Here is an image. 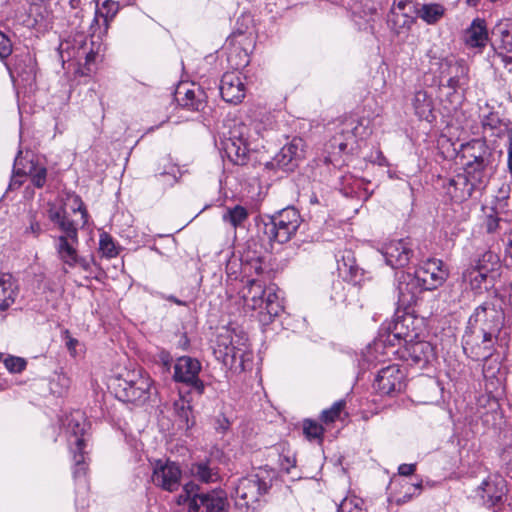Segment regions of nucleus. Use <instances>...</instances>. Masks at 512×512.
Segmentation results:
<instances>
[{
	"label": "nucleus",
	"instance_id": "nucleus-43",
	"mask_svg": "<svg viewBox=\"0 0 512 512\" xmlns=\"http://www.w3.org/2000/svg\"><path fill=\"white\" fill-rule=\"evenodd\" d=\"M227 61L234 69L233 71H238L248 65L249 55L246 50L242 49L240 46L234 45L229 49Z\"/></svg>",
	"mask_w": 512,
	"mask_h": 512
},
{
	"label": "nucleus",
	"instance_id": "nucleus-21",
	"mask_svg": "<svg viewBox=\"0 0 512 512\" xmlns=\"http://www.w3.org/2000/svg\"><path fill=\"white\" fill-rule=\"evenodd\" d=\"M304 156V141L293 138L274 156L271 165L284 171H293Z\"/></svg>",
	"mask_w": 512,
	"mask_h": 512
},
{
	"label": "nucleus",
	"instance_id": "nucleus-39",
	"mask_svg": "<svg viewBox=\"0 0 512 512\" xmlns=\"http://www.w3.org/2000/svg\"><path fill=\"white\" fill-rule=\"evenodd\" d=\"M229 340V336L220 337L218 341V347L221 348L223 346V350L219 349V352L223 354L224 361L227 362V359L230 357L232 361H235L237 358L242 359L244 353L246 352L245 344L242 343L243 346L240 347L236 345L233 340Z\"/></svg>",
	"mask_w": 512,
	"mask_h": 512
},
{
	"label": "nucleus",
	"instance_id": "nucleus-17",
	"mask_svg": "<svg viewBox=\"0 0 512 512\" xmlns=\"http://www.w3.org/2000/svg\"><path fill=\"white\" fill-rule=\"evenodd\" d=\"M401 358L409 365L426 367L435 358V349L430 342L414 339L401 345Z\"/></svg>",
	"mask_w": 512,
	"mask_h": 512
},
{
	"label": "nucleus",
	"instance_id": "nucleus-42",
	"mask_svg": "<svg viewBox=\"0 0 512 512\" xmlns=\"http://www.w3.org/2000/svg\"><path fill=\"white\" fill-rule=\"evenodd\" d=\"M248 216L249 213L245 207L236 205L234 207L227 208L222 219L225 223H229L232 227L237 228L248 219Z\"/></svg>",
	"mask_w": 512,
	"mask_h": 512
},
{
	"label": "nucleus",
	"instance_id": "nucleus-41",
	"mask_svg": "<svg viewBox=\"0 0 512 512\" xmlns=\"http://www.w3.org/2000/svg\"><path fill=\"white\" fill-rule=\"evenodd\" d=\"M444 12L445 8L441 4H424L418 10V16L427 24H435L443 17Z\"/></svg>",
	"mask_w": 512,
	"mask_h": 512
},
{
	"label": "nucleus",
	"instance_id": "nucleus-31",
	"mask_svg": "<svg viewBox=\"0 0 512 512\" xmlns=\"http://www.w3.org/2000/svg\"><path fill=\"white\" fill-rule=\"evenodd\" d=\"M77 243L72 242L67 236H58L55 241L58 258L70 268L77 265L78 252L75 246Z\"/></svg>",
	"mask_w": 512,
	"mask_h": 512
},
{
	"label": "nucleus",
	"instance_id": "nucleus-53",
	"mask_svg": "<svg viewBox=\"0 0 512 512\" xmlns=\"http://www.w3.org/2000/svg\"><path fill=\"white\" fill-rule=\"evenodd\" d=\"M502 125V121L496 113H489L482 119V126L484 130H498Z\"/></svg>",
	"mask_w": 512,
	"mask_h": 512
},
{
	"label": "nucleus",
	"instance_id": "nucleus-47",
	"mask_svg": "<svg viewBox=\"0 0 512 512\" xmlns=\"http://www.w3.org/2000/svg\"><path fill=\"white\" fill-rule=\"evenodd\" d=\"M356 287L345 285L342 281H336L332 285L331 299L337 303H346L348 293H354Z\"/></svg>",
	"mask_w": 512,
	"mask_h": 512
},
{
	"label": "nucleus",
	"instance_id": "nucleus-38",
	"mask_svg": "<svg viewBox=\"0 0 512 512\" xmlns=\"http://www.w3.org/2000/svg\"><path fill=\"white\" fill-rule=\"evenodd\" d=\"M493 34L500 36L501 44L499 48L512 53V20L499 21L493 30Z\"/></svg>",
	"mask_w": 512,
	"mask_h": 512
},
{
	"label": "nucleus",
	"instance_id": "nucleus-35",
	"mask_svg": "<svg viewBox=\"0 0 512 512\" xmlns=\"http://www.w3.org/2000/svg\"><path fill=\"white\" fill-rule=\"evenodd\" d=\"M283 311L282 302L276 292L274 286L266 288V294L264 296V306L260 309L261 314H267L269 319L278 316Z\"/></svg>",
	"mask_w": 512,
	"mask_h": 512
},
{
	"label": "nucleus",
	"instance_id": "nucleus-60",
	"mask_svg": "<svg viewBox=\"0 0 512 512\" xmlns=\"http://www.w3.org/2000/svg\"><path fill=\"white\" fill-rule=\"evenodd\" d=\"M70 200H72V202L74 204L73 211L81 212L82 218L84 219V222H86L87 212H86V209L84 207V204H83L81 198L77 195H74L70 198Z\"/></svg>",
	"mask_w": 512,
	"mask_h": 512
},
{
	"label": "nucleus",
	"instance_id": "nucleus-50",
	"mask_svg": "<svg viewBox=\"0 0 512 512\" xmlns=\"http://www.w3.org/2000/svg\"><path fill=\"white\" fill-rule=\"evenodd\" d=\"M242 271L247 277H252L255 275H260L263 273L264 268L262 265V261L260 258H254L251 260H246L242 263Z\"/></svg>",
	"mask_w": 512,
	"mask_h": 512
},
{
	"label": "nucleus",
	"instance_id": "nucleus-37",
	"mask_svg": "<svg viewBox=\"0 0 512 512\" xmlns=\"http://www.w3.org/2000/svg\"><path fill=\"white\" fill-rule=\"evenodd\" d=\"M180 105L191 111H200L205 107L204 93L197 89H186L183 97H179Z\"/></svg>",
	"mask_w": 512,
	"mask_h": 512
},
{
	"label": "nucleus",
	"instance_id": "nucleus-9",
	"mask_svg": "<svg viewBox=\"0 0 512 512\" xmlns=\"http://www.w3.org/2000/svg\"><path fill=\"white\" fill-rule=\"evenodd\" d=\"M269 482L259 474L249 475L238 480L233 487L232 497L239 509L255 508L260 497L267 493Z\"/></svg>",
	"mask_w": 512,
	"mask_h": 512
},
{
	"label": "nucleus",
	"instance_id": "nucleus-26",
	"mask_svg": "<svg viewBox=\"0 0 512 512\" xmlns=\"http://www.w3.org/2000/svg\"><path fill=\"white\" fill-rule=\"evenodd\" d=\"M414 323V319L410 315H405L398 318L393 323V326H389V333L384 342H388L391 346H395L396 342L398 345L405 344L408 341H412L418 338V332L414 327H411Z\"/></svg>",
	"mask_w": 512,
	"mask_h": 512
},
{
	"label": "nucleus",
	"instance_id": "nucleus-18",
	"mask_svg": "<svg viewBox=\"0 0 512 512\" xmlns=\"http://www.w3.org/2000/svg\"><path fill=\"white\" fill-rule=\"evenodd\" d=\"M22 151L18 152V155L15 158L14 162V176L10 183V188L19 187L22 184V180H19L18 177L29 176L32 184L37 188H42L47 179V169L44 165L40 164L37 161L30 160L26 163V165L22 166L21 159Z\"/></svg>",
	"mask_w": 512,
	"mask_h": 512
},
{
	"label": "nucleus",
	"instance_id": "nucleus-40",
	"mask_svg": "<svg viewBox=\"0 0 512 512\" xmlns=\"http://www.w3.org/2000/svg\"><path fill=\"white\" fill-rule=\"evenodd\" d=\"M118 12V4L111 0H103L101 3L99 0L96 1V11L94 21L98 22L100 18L103 19L105 27H108L109 21Z\"/></svg>",
	"mask_w": 512,
	"mask_h": 512
},
{
	"label": "nucleus",
	"instance_id": "nucleus-29",
	"mask_svg": "<svg viewBox=\"0 0 512 512\" xmlns=\"http://www.w3.org/2000/svg\"><path fill=\"white\" fill-rule=\"evenodd\" d=\"M266 287L264 282L259 279L251 278L247 281V286L243 290V300L245 306L252 310L262 309L264 306V296Z\"/></svg>",
	"mask_w": 512,
	"mask_h": 512
},
{
	"label": "nucleus",
	"instance_id": "nucleus-54",
	"mask_svg": "<svg viewBox=\"0 0 512 512\" xmlns=\"http://www.w3.org/2000/svg\"><path fill=\"white\" fill-rule=\"evenodd\" d=\"M13 51L12 42L10 38L0 31V59L4 60L11 55Z\"/></svg>",
	"mask_w": 512,
	"mask_h": 512
},
{
	"label": "nucleus",
	"instance_id": "nucleus-20",
	"mask_svg": "<svg viewBox=\"0 0 512 512\" xmlns=\"http://www.w3.org/2000/svg\"><path fill=\"white\" fill-rule=\"evenodd\" d=\"M425 291L414 273L401 272L397 277L398 306L409 309Z\"/></svg>",
	"mask_w": 512,
	"mask_h": 512
},
{
	"label": "nucleus",
	"instance_id": "nucleus-58",
	"mask_svg": "<svg viewBox=\"0 0 512 512\" xmlns=\"http://www.w3.org/2000/svg\"><path fill=\"white\" fill-rule=\"evenodd\" d=\"M413 0H394L391 9L398 12H410Z\"/></svg>",
	"mask_w": 512,
	"mask_h": 512
},
{
	"label": "nucleus",
	"instance_id": "nucleus-32",
	"mask_svg": "<svg viewBox=\"0 0 512 512\" xmlns=\"http://www.w3.org/2000/svg\"><path fill=\"white\" fill-rule=\"evenodd\" d=\"M189 472L195 480L206 484L215 483L220 478L218 468L210 461L192 463Z\"/></svg>",
	"mask_w": 512,
	"mask_h": 512
},
{
	"label": "nucleus",
	"instance_id": "nucleus-5",
	"mask_svg": "<svg viewBox=\"0 0 512 512\" xmlns=\"http://www.w3.org/2000/svg\"><path fill=\"white\" fill-rule=\"evenodd\" d=\"M459 157L463 161L464 170L488 183L492 173V153L485 141L476 139L461 145Z\"/></svg>",
	"mask_w": 512,
	"mask_h": 512
},
{
	"label": "nucleus",
	"instance_id": "nucleus-25",
	"mask_svg": "<svg viewBox=\"0 0 512 512\" xmlns=\"http://www.w3.org/2000/svg\"><path fill=\"white\" fill-rule=\"evenodd\" d=\"M506 493L505 480L499 475L488 476L478 487L477 494L483 504L491 507L500 503Z\"/></svg>",
	"mask_w": 512,
	"mask_h": 512
},
{
	"label": "nucleus",
	"instance_id": "nucleus-52",
	"mask_svg": "<svg viewBox=\"0 0 512 512\" xmlns=\"http://www.w3.org/2000/svg\"><path fill=\"white\" fill-rule=\"evenodd\" d=\"M58 226L65 233L64 236H67L72 242H78V232L73 221L65 217Z\"/></svg>",
	"mask_w": 512,
	"mask_h": 512
},
{
	"label": "nucleus",
	"instance_id": "nucleus-7",
	"mask_svg": "<svg viewBox=\"0 0 512 512\" xmlns=\"http://www.w3.org/2000/svg\"><path fill=\"white\" fill-rule=\"evenodd\" d=\"M371 133L369 120L349 116L344 118L336 127L335 134L330 140V147L338 149L339 153L346 152L358 139H363Z\"/></svg>",
	"mask_w": 512,
	"mask_h": 512
},
{
	"label": "nucleus",
	"instance_id": "nucleus-62",
	"mask_svg": "<svg viewBox=\"0 0 512 512\" xmlns=\"http://www.w3.org/2000/svg\"><path fill=\"white\" fill-rule=\"evenodd\" d=\"M415 470H416L415 463H410V464L404 463L398 467V473L401 476H410L415 472Z\"/></svg>",
	"mask_w": 512,
	"mask_h": 512
},
{
	"label": "nucleus",
	"instance_id": "nucleus-1",
	"mask_svg": "<svg viewBox=\"0 0 512 512\" xmlns=\"http://www.w3.org/2000/svg\"><path fill=\"white\" fill-rule=\"evenodd\" d=\"M484 360L483 377L486 394L478 399V413L483 425L488 428H497L503 419L499 399L504 395L506 373L497 359Z\"/></svg>",
	"mask_w": 512,
	"mask_h": 512
},
{
	"label": "nucleus",
	"instance_id": "nucleus-22",
	"mask_svg": "<svg viewBox=\"0 0 512 512\" xmlns=\"http://www.w3.org/2000/svg\"><path fill=\"white\" fill-rule=\"evenodd\" d=\"M387 265L392 268L406 266L412 256L411 243L407 239L391 240L385 243L380 249Z\"/></svg>",
	"mask_w": 512,
	"mask_h": 512
},
{
	"label": "nucleus",
	"instance_id": "nucleus-23",
	"mask_svg": "<svg viewBox=\"0 0 512 512\" xmlns=\"http://www.w3.org/2000/svg\"><path fill=\"white\" fill-rule=\"evenodd\" d=\"M440 77H448L444 86L452 90V98L459 100L457 90L468 82V67L460 61L445 60L441 63Z\"/></svg>",
	"mask_w": 512,
	"mask_h": 512
},
{
	"label": "nucleus",
	"instance_id": "nucleus-14",
	"mask_svg": "<svg viewBox=\"0 0 512 512\" xmlns=\"http://www.w3.org/2000/svg\"><path fill=\"white\" fill-rule=\"evenodd\" d=\"M182 471L176 462L157 459L153 463L152 483L163 490L174 492L180 486Z\"/></svg>",
	"mask_w": 512,
	"mask_h": 512
},
{
	"label": "nucleus",
	"instance_id": "nucleus-64",
	"mask_svg": "<svg viewBox=\"0 0 512 512\" xmlns=\"http://www.w3.org/2000/svg\"><path fill=\"white\" fill-rule=\"evenodd\" d=\"M505 253L507 256L512 258V227L507 237V245L505 249Z\"/></svg>",
	"mask_w": 512,
	"mask_h": 512
},
{
	"label": "nucleus",
	"instance_id": "nucleus-15",
	"mask_svg": "<svg viewBox=\"0 0 512 512\" xmlns=\"http://www.w3.org/2000/svg\"><path fill=\"white\" fill-rule=\"evenodd\" d=\"M495 344L491 338L478 333L477 330L467 325L462 337V347L469 358L478 361L491 357L495 350Z\"/></svg>",
	"mask_w": 512,
	"mask_h": 512
},
{
	"label": "nucleus",
	"instance_id": "nucleus-57",
	"mask_svg": "<svg viewBox=\"0 0 512 512\" xmlns=\"http://www.w3.org/2000/svg\"><path fill=\"white\" fill-rule=\"evenodd\" d=\"M48 217L58 225L66 217V210L62 207L51 206L48 210Z\"/></svg>",
	"mask_w": 512,
	"mask_h": 512
},
{
	"label": "nucleus",
	"instance_id": "nucleus-44",
	"mask_svg": "<svg viewBox=\"0 0 512 512\" xmlns=\"http://www.w3.org/2000/svg\"><path fill=\"white\" fill-rule=\"evenodd\" d=\"M488 277L490 276L472 265L463 272V280L472 290H480Z\"/></svg>",
	"mask_w": 512,
	"mask_h": 512
},
{
	"label": "nucleus",
	"instance_id": "nucleus-8",
	"mask_svg": "<svg viewBox=\"0 0 512 512\" xmlns=\"http://www.w3.org/2000/svg\"><path fill=\"white\" fill-rule=\"evenodd\" d=\"M302 222L301 216L294 207H287L271 216L265 224V233L270 240L286 243L296 234Z\"/></svg>",
	"mask_w": 512,
	"mask_h": 512
},
{
	"label": "nucleus",
	"instance_id": "nucleus-13",
	"mask_svg": "<svg viewBox=\"0 0 512 512\" xmlns=\"http://www.w3.org/2000/svg\"><path fill=\"white\" fill-rule=\"evenodd\" d=\"M201 363L196 358L181 356L174 365L173 379L192 387L199 395L205 391V384L199 378Z\"/></svg>",
	"mask_w": 512,
	"mask_h": 512
},
{
	"label": "nucleus",
	"instance_id": "nucleus-49",
	"mask_svg": "<svg viewBox=\"0 0 512 512\" xmlns=\"http://www.w3.org/2000/svg\"><path fill=\"white\" fill-rule=\"evenodd\" d=\"M345 407V401L339 400L336 401L329 409H325L321 413V421L324 423H333L336 419L339 418L340 413Z\"/></svg>",
	"mask_w": 512,
	"mask_h": 512
},
{
	"label": "nucleus",
	"instance_id": "nucleus-33",
	"mask_svg": "<svg viewBox=\"0 0 512 512\" xmlns=\"http://www.w3.org/2000/svg\"><path fill=\"white\" fill-rule=\"evenodd\" d=\"M173 411L182 428L189 429L194 425L192 406L186 396L179 394L178 399L173 402Z\"/></svg>",
	"mask_w": 512,
	"mask_h": 512
},
{
	"label": "nucleus",
	"instance_id": "nucleus-10",
	"mask_svg": "<svg viewBox=\"0 0 512 512\" xmlns=\"http://www.w3.org/2000/svg\"><path fill=\"white\" fill-rule=\"evenodd\" d=\"M503 323V312L489 303L478 306L468 320V326L477 330L478 333H482L488 338H491L495 343L497 342Z\"/></svg>",
	"mask_w": 512,
	"mask_h": 512
},
{
	"label": "nucleus",
	"instance_id": "nucleus-11",
	"mask_svg": "<svg viewBox=\"0 0 512 512\" xmlns=\"http://www.w3.org/2000/svg\"><path fill=\"white\" fill-rule=\"evenodd\" d=\"M487 182L481 179L478 181L476 176L469 175L465 170L450 177L444 184V193L449 199L455 203H463L467 201L474 192L482 190Z\"/></svg>",
	"mask_w": 512,
	"mask_h": 512
},
{
	"label": "nucleus",
	"instance_id": "nucleus-27",
	"mask_svg": "<svg viewBox=\"0 0 512 512\" xmlns=\"http://www.w3.org/2000/svg\"><path fill=\"white\" fill-rule=\"evenodd\" d=\"M411 106L414 114L420 120H426L431 123L436 119L433 98L426 90L419 89L415 91L411 98Z\"/></svg>",
	"mask_w": 512,
	"mask_h": 512
},
{
	"label": "nucleus",
	"instance_id": "nucleus-55",
	"mask_svg": "<svg viewBox=\"0 0 512 512\" xmlns=\"http://www.w3.org/2000/svg\"><path fill=\"white\" fill-rule=\"evenodd\" d=\"M42 233V227L40 222L34 215L30 216L29 225L24 230V235H31L34 238H38Z\"/></svg>",
	"mask_w": 512,
	"mask_h": 512
},
{
	"label": "nucleus",
	"instance_id": "nucleus-56",
	"mask_svg": "<svg viewBox=\"0 0 512 512\" xmlns=\"http://www.w3.org/2000/svg\"><path fill=\"white\" fill-rule=\"evenodd\" d=\"M502 219L497 215L490 214L486 216L485 227L489 233H494L502 228Z\"/></svg>",
	"mask_w": 512,
	"mask_h": 512
},
{
	"label": "nucleus",
	"instance_id": "nucleus-24",
	"mask_svg": "<svg viewBox=\"0 0 512 512\" xmlns=\"http://www.w3.org/2000/svg\"><path fill=\"white\" fill-rule=\"evenodd\" d=\"M219 89L223 100L228 103L237 104L245 97V86L239 71L224 73Z\"/></svg>",
	"mask_w": 512,
	"mask_h": 512
},
{
	"label": "nucleus",
	"instance_id": "nucleus-28",
	"mask_svg": "<svg viewBox=\"0 0 512 512\" xmlns=\"http://www.w3.org/2000/svg\"><path fill=\"white\" fill-rule=\"evenodd\" d=\"M489 40L488 30L484 19L475 18L464 32V42L470 48L482 50Z\"/></svg>",
	"mask_w": 512,
	"mask_h": 512
},
{
	"label": "nucleus",
	"instance_id": "nucleus-3",
	"mask_svg": "<svg viewBox=\"0 0 512 512\" xmlns=\"http://www.w3.org/2000/svg\"><path fill=\"white\" fill-rule=\"evenodd\" d=\"M198 490L199 487L193 482L185 484L178 496V504H187L188 512H228L229 503L223 490L200 493Z\"/></svg>",
	"mask_w": 512,
	"mask_h": 512
},
{
	"label": "nucleus",
	"instance_id": "nucleus-61",
	"mask_svg": "<svg viewBox=\"0 0 512 512\" xmlns=\"http://www.w3.org/2000/svg\"><path fill=\"white\" fill-rule=\"evenodd\" d=\"M295 459L290 456H283L280 459V467L286 473H290L291 468L295 467Z\"/></svg>",
	"mask_w": 512,
	"mask_h": 512
},
{
	"label": "nucleus",
	"instance_id": "nucleus-46",
	"mask_svg": "<svg viewBox=\"0 0 512 512\" xmlns=\"http://www.w3.org/2000/svg\"><path fill=\"white\" fill-rule=\"evenodd\" d=\"M303 433L309 440L323 441L324 428L314 420L306 419L303 422Z\"/></svg>",
	"mask_w": 512,
	"mask_h": 512
},
{
	"label": "nucleus",
	"instance_id": "nucleus-12",
	"mask_svg": "<svg viewBox=\"0 0 512 512\" xmlns=\"http://www.w3.org/2000/svg\"><path fill=\"white\" fill-rule=\"evenodd\" d=\"M59 51L63 61L75 60L77 63L83 64L88 71H91V65L97 55L93 51L92 43L83 34L62 42Z\"/></svg>",
	"mask_w": 512,
	"mask_h": 512
},
{
	"label": "nucleus",
	"instance_id": "nucleus-6",
	"mask_svg": "<svg viewBox=\"0 0 512 512\" xmlns=\"http://www.w3.org/2000/svg\"><path fill=\"white\" fill-rule=\"evenodd\" d=\"M118 397L136 405L145 404L153 394H156L154 381L143 369L132 370L127 373L118 385Z\"/></svg>",
	"mask_w": 512,
	"mask_h": 512
},
{
	"label": "nucleus",
	"instance_id": "nucleus-30",
	"mask_svg": "<svg viewBox=\"0 0 512 512\" xmlns=\"http://www.w3.org/2000/svg\"><path fill=\"white\" fill-rule=\"evenodd\" d=\"M18 286L9 273H0V313L7 311L16 301Z\"/></svg>",
	"mask_w": 512,
	"mask_h": 512
},
{
	"label": "nucleus",
	"instance_id": "nucleus-45",
	"mask_svg": "<svg viewBox=\"0 0 512 512\" xmlns=\"http://www.w3.org/2000/svg\"><path fill=\"white\" fill-rule=\"evenodd\" d=\"M337 512H367L362 498L355 495L345 497L338 505Z\"/></svg>",
	"mask_w": 512,
	"mask_h": 512
},
{
	"label": "nucleus",
	"instance_id": "nucleus-34",
	"mask_svg": "<svg viewBox=\"0 0 512 512\" xmlns=\"http://www.w3.org/2000/svg\"><path fill=\"white\" fill-rule=\"evenodd\" d=\"M414 23V18L409 12H398L391 9L388 16L389 27L398 35L408 32Z\"/></svg>",
	"mask_w": 512,
	"mask_h": 512
},
{
	"label": "nucleus",
	"instance_id": "nucleus-63",
	"mask_svg": "<svg viewBox=\"0 0 512 512\" xmlns=\"http://www.w3.org/2000/svg\"><path fill=\"white\" fill-rule=\"evenodd\" d=\"M348 261H349V263H347L345 261V259H343V267L345 269L344 271H348L352 277H356L357 272H358V267L354 264V260L350 259L349 256H348Z\"/></svg>",
	"mask_w": 512,
	"mask_h": 512
},
{
	"label": "nucleus",
	"instance_id": "nucleus-59",
	"mask_svg": "<svg viewBox=\"0 0 512 512\" xmlns=\"http://www.w3.org/2000/svg\"><path fill=\"white\" fill-rule=\"evenodd\" d=\"M497 60H499L504 67H507L508 65H510L512 63V53L511 52H506L504 50L500 51V52H495V56H494V62H496Z\"/></svg>",
	"mask_w": 512,
	"mask_h": 512
},
{
	"label": "nucleus",
	"instance_id": "nucleus-36",
	"mask_svg": "<svg viewBox=\"0 0 512 512\" xmlns=\"http://www.w3.org/2000/svg\"><path fill=\"white\" fill-rule=\"evenodd\" d=\"M472 266L486 273L487 275L492 276V274L495 273L500 267V258L495 252L488 250L481 254L474 261Z\"/></svg>",
	"mask_w": 512,
	"mask_h": 512
},
{
	"label": "nucleus",
	"instance_id": "nucleus-2",
	"mask_svg": "<svg viewBox=\"0 0 512 512\" xmlns=\"http://www.w3.org/2000/svg\"><path fill=\"white\" fill-rule=\"evenodd\" d=\"M260 124H235L229 136L222 141V149L227 158L236 165H245L251 150L258 149V140L263 137L259 130Z\"/></svg>",
	"mask_w": 512,
	"mask_h": 512
},
{
	"label": "nucleus",
	"instance_id": "nucleus-48",
	"mask_svg": "<svg viewBox=\"0 0 512 512\" xmlns=\"http://www.w3.org/2000/svg\"><path fill=\"white\" fill-rule=\"evenodd\" d=\"M99 250L103 256L113 258L118 254L116 245L112 237L107 233H102L99 240Z\"/></svg>",
	"mask_w": 512,
	"mask_h": 512
},
{
	"label": "nucleus",
	"instance_id": "nucleus-19",
	"mask_svg": "<svg viewBox=\"0 0 512 512\" xmlns=\"http://www.w3.org/2000/svg\"><path fill=\"white\" fill-rule=\"evenodd\" d=\"M424 290H434L441 286L448 277L443 262L439 259H428L414 272Z\"/></svg>",
	"mask_w": 512,
	"mask_h": 512
},
{
	"label": "nucleus",
	"instance_id": "nucleus-4",
	"mask_svg": "<svg viewBox=\"0 0 512 512\" xmlns=\"http://www.w3.org/2000/svg\"><path fill=\"white\" fill-rule=\"evenodd\" d=\"M62 424L68 434L69 447L73 453V476L75 479H79L85 476L87 470L84 456L86 446L84 435L87 429V421L84 413L76 410L67 415L62 421Z\"/></svg>",
	"mask_w": 512,
	"mask_h": 512
},
{
	"label": "nucleus",
	"instance_id": "nucleus-51",
	"mask_svg": "<svg viewBox=\"0 0 512 512\" xmlns=\"http://www.w3.org/2000/svg\"><path fill=\"white\" fill-rule=\"evenodd\" d=\"M4 365L9 372L20 373L26 368L27 362L21 357L10 356L4 360Z\"/></svg>",
	"mask_w": 512,
	"mask_h": 512
},
{
	"label": "nucleus",
	"instance_id": "nucleus-16",
	"mask_svg": "<svg viewBox=\"0 0 512 512\" xmlns=\"http://www.w3.org/2000/svg\"><path fill=\"white\" fill-rule=\"evenodd\" d=\"M405 386V374L398 365L382 368L374 381V388L380 395H396L402 392Z\"/></svg>",
	"mask_w": 512,
	"mask_h": 512
}]
</instances>
